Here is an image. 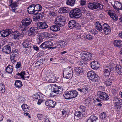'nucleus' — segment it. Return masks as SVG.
Returning a JSON list of instances; mask_svg holds the SVG:
<instances>
[{
	"label": "nucleus",
	"instance_id": "obj_56",
	"mask_svg": "<svg viewBox=\"0 0 122 122\" xmlns=\"http://www.w3.org/2000/svg\"><path fill=\"white\" fill-rule=\"evenodd\" d=\"M62 112L64 117H65L68 116V115L67 114V112L65 110H63Z\"/></svg>",
	"mask_w": 122,
	"mask_h": 122
},
{
	"label": "nucleus",
	"instance_id": "obj_14",
	"mask_svg": "<svg viewBox=\"0 0 122 122\" xmlns=\"http://www.w3.org/2000/svg\"><path fill=\"white\" fill-rule=\"evenodd\" d=\"M45 104L47 106L54 107L56 104V102L51 100H48L45 102Z\"/></svg>",
	"mask_w": 122,
	"mask_h": 122
},
{
	"label": "nucleus",
	"instance_id": "obj_21",
	"mask_svg": "<svg viewBox=\"0 0 122 122\" xmlns=\"http://www.w3.org/2000/svg\"><path fill=\"white\" fill-rule=\"evenodd\" d=\"M74 70L76 75L79 76L81 75L83 72L82 68L80 67H75Z\"/></svg>",
	"mask_w": 122,
	"mask_h": 122
},
{
	"label": "nucleus",
	"instance_id": "obj_41",
	"mask_svg": "<svg viewBox=\"0 0 122 122\" xmlns=\"http://www.w3.org/2000/svg\"><path fill=\"white\" fill-rule=\"evenodd\" d=\"M15 86L16 87H20L22 86V83L20 80H17L15 82Z\"/></svg>",
	"mask_w": 122,
	"mask_h": 122
},
{
	"label": "nucleus",
	"instance_id": "obj_48",
	"mask_svg": "<svg viewBox=\"0 0 122 122\" xmlns=\"http://www.w3.org/2000/svg\"><path fill=\"white\" fill-rule=\"evenodd\" d=\"M107 114L105 112H102L101 113L100 116V117L101 119H103L107 117Z\"/></svg>",
	"mask_w": 122,
	"mask_h": 122
},
{
	"label": "nucleus",
	"instance_id": "obj_51",
	"mask_svg": "<svg viewBox=\"0 0 122 122\" xmlns=\"http://www.w3.org/2000/svg\"><path fill=\"white\" fill-rule=\"evenodd\" d=\"M42 36L44 38L45 37L47 38L49 37L50 36V35L47 32H45L42 33H41Z\"/></svg>",
	"mask_w": 122,
	"mask_h": 122
},
{
	"label": "nucleus",
	"instance_id": "obj_49",
	"mask_svg": "<svg viewBox=\"0 0 122 122\" xmlns=\"http://www.w3.org/2000/svg\"><path fill=\"white\" fill-rule=\"evenodd\" d=\"M47 15L49 16H54L56 15L55 13L53 11H48Z\"/></svg>",
	"mask_w": 122,
	"mask_h": 122
},
{
	"label": "nucleus",
	"instance_id": "obj_23",
	"mask_svg": "<svg viewBox=\"0 0 122 122\" xmlns=\"http://www.w3.org/2000/svg\"><path fill=\"white\" fill-rule=\"evenodd\" d=\"M70 10V8L68 7H65L60 8L59 10V13H65L67 12Z\"/></svg>",
	"mask_w": 122,
	"mask_h": 122
},
{
	"label": "nucleus",
	"instance_id": "obj_63",
	"mask_svg": "<svg viewBox=\"0 0 122 122\" xmlns=\"http://www.w3.org/2000/svg\"><path fill=\"white\" fill-rule=\"evenodd\" d=\"M17 5L16 3H13L10 6H11L12 9H13L14 8V9L15 8H16Z\"/></svg>",
	"mask_w": 122,
	"mask_h": 122
},
{
	"label": "nucleus",
	"instance_id": "obj_15",
	"mask_svg": "<svg viewBox=\"0 0 122 122\" xmlns=\"http://www.w3.org/2000/svg\"><path fill=\"white\" fill-rule=\"evenodd\" d=\"M38 26L41 29H43L47 28L48 26L45 22H39L38 24Z\"/></svg>",
	"mask_w": 122,
	"mask_h": 122
},
{
	"label": "nucleus",
	"instance_id": "obj_62",
	"mask_svg": "<svg viewBox=\"0 0 122 122\" xmlns=\"http://www.w3.org/2000/svg\"><path fill=\"white\" fill-rule=\"evenodd\" d=\"M32 97L33 98L35 99H38V97H39V96L37 94H35L32 95Z\"/></svg>",
	"mask_w": 122,
	"mask_h": 122
},
{
	"label": "nucleus",
	"instance_id": "obj_24",
	"mask_svg": "<svg viewBox=\"0 0 122 122\" xmlns=\"http://www.w3.org/2000/svg\"><path fill=\"white\" fill-rule=\"evenodd\" d=\"M3 51L7 54H9L11 52V48L10 46L7 45L3 48Z\"/></svg>",
	"mask_w": 122,
	"mask_h": 122
},
{
	"label": "nucleus",
	"instance_id": "obj_58",
	"mask_svg": "<svg viewBox=\"0 0 122 122\" xmlns=\"http://www.w3.org/2000/svg\"><path fill=\"white\" fill-rule=\"evenodd\" d=\"M80 109L82 112H85L86 111V107L83 106H80Z\"/></svg>",
	"mask_w": 122,
	"mask_h": 122
},
{
	"label": "nucleus",
	"instance_id": "obj_16",
	"mask_svg": "<svg viewBox=\"0 0 122 122\" xmlns=\"http://www.w3.org/2000/svg\"><path fill=\"white\" fill-rule=\"evenodd\" d=\"M91 64L92 68L95 70H97L99 66V64L97 61H93L91 63Z\"/></svg>",
	"mask_w": 122,
	"mask_h": 122
},
{
	"label": "nucleus",
	"instance_id": "obj_39",
	"mask_svg": "<svg viewBox=\"0 0 122 122\" xmlns=\"http://www.w3.org/2000/svg\"><path fill=\"white\" fill-rule=\"evenodd\" d=\"M63 96L66 99H71L69 91L65 92Z\"/></svg>",
	"mask_w": 122,
	"mask_h": 122
},
{
	"label": "nucleus",
	"instance_id": "obj_1",
	"mask_svg": "<svg viewBox=\"0 0 122 122\" xmlns=\"http://www.w3.org/2000/svg\"><path fill=\"white\" fill-rule=\"evenodd\" d=\"M80 55L81 61L83 62L89 61L91 59L92 56V54L86 51L82 52Z\"/></svg>",
	"mask_w": 122,
	"mask_h": 122
},
{
	"label": "nucleus",
	"instance_id": "obj_26",
	"mask_svg": "<svg viewBox=\"0 0 122 122\" xmlns=\"http://www.w3.org/2000/svg\"><path fill=\"white\" fill-rule=\"evenodd\" d=\"M97 117L93 115H91L86 121V122H96L97 119Z\"/></svg>",
	"mask_w": 122,
	"mask_h": 122
},
{
	"label": "nucleus",
	"instance_id": "obj_47",
	"mask_svg": "<svg viewBox=\"0 0 122 122\" xmlns=\"http://www.w3.org/2000/svg\"><path fill=\"white\" fill-rule=\"evenodd\" d=\"M75 115L76 116L79 117L83 116V113L79 111H77L75 112Z\"/></svg>",
	"mask_w": 122,
	"mask_h": 122
},
{
	"label": "nucleus",
	"instance_id": "obj_22",
	"mask_svg": "<svg viewBox=\"0 0 122 122\" xmlns=\"http://www.w3.org/2000/svg\"><path fill=\"white\" fill-rule=\"evenodd\" d=\"M113 44L115 46L121 47H122V41L119 40H115L114 41Z\"/></svg>",
	"mask_w": 122,
	"mask_h": 122
},
{
	"label": "nucleus",
	"instance_id": "obj_17",
	"mask_svg": "<svg viewBox=\"0 0 122 122\" xmlns=\"http://www.w3.org/2000/svg\"><path fill=\"white\" fill-rule=\"evenodd\" d=\"M18 55V51L17 49L13 50L11 53L10 57L11 59L16 58Z\"/></svg>",
	"mask_w": 122,
	"mask_h": 122
},
{
	"label": "nucleus",
	"instance_id": "obj_25",
	"mask_svg": "<svg viewBox=\"0 0 122 122\" xmlns=\"http://www.w3.org/2000/svg\"><path fill=\"white\" fill-rule=\"evenodd\" d=\"M111 71L110 68L108 67H106L104 69V77H107L109 76L110 74V72Z\"/></svg>",
	"mask_w": 122,
	"mask_h": 122
},
{
	"label": "nucleus",
	"instance_id": "obj_30",
	"mask_svg": "<svg viewBox=\"0 0 122 122\" xmlns=\"http://www.w3.org/2000/svg\"><path fill=\"white\" fill-rule=\"evenodd\" d=\"M96 29L100 32L102 31L103 29L101 24L98 22H96L95 24Z\"/></svg>",
	"mask_w": 122,
	"mask_h": 122
},
{
	"label": "nucleus",
	"instance_id": "obj_3",
	"mask_svg": "<svg viewBox=\"0 0 122 122\" xmlns=\"http://www.w3.org/2000/svg\"><path fill=\"white\" fill-rule=\"evenodd\" d=\"M65 21V18L64 16L62 15L59 16L56 18L54 23L55 24L61 27L64 25Z\"/></svg>",
	"mask_w": 122,
	"mask_h": 122
},
{
	"label": "nucleus",
	"instance_id": "obj_44",
	"mask_svg": "<svg viewBox=\"0 0 122 122\" xmlns=\"http://www.w3.org/2000/svg\"><path fill=\"white\" fill-rule=\"evenodd\" d=\"M35 12L37 11L39 12L42 9L41 6L39 4H37L35 5Z\"/></svg>",
	"mask_w": 122,
	"mask_h": 122
},
{
	"label": "nucleus",
	"instance_id": "obj_42",
	"mask_svg": "<svg viewBox=\"0 0 122 122\" xmlns=\"http://www.w3.org/2000/svg\"><path fill=\"white\" fill-rule=\"evenodd\" d=\"M75 2V0H68L66 1V4L71 6H73Z\"/></svg>",
	"mask_w": 122,
	"mask_h": 122
},
{
	"label": "nucleus",
	"instance_id": "obj_43",
	"mask_svg": "<svg viewBox=\"0 0 122 122\" xmlns=\"http://www.w3.org/2000/svg\"><path fill=\"white\" fill-rule=\"evenodd\" d=\"M17 75L20 76L21 77L23 78V79H25L26 78L25 76L26 74L24 71H22L20 73H18L17 74ZM29 78V76H28L27 77H26L27 78Z\"/></svg>",
	"mask_w": 122,
	"mask_h": 122
},
{
	"label": "nucleus",
	"instance_id": "obj_37",
	"mask_svg": "<svg viewBox=\"0 0 122 122\" xmlns=\"http://www.w3.org/2000/svg\"><path fill=\"white\" fill-rule=\"evenodd\" d=\"M113 101L114 105L116 104L118 105V103H120L122 101V100L121 99L116 97L114 98Z\"/></svg>",
	"mask_w": 122,
	"mask_h": 122
},
{
	"label": "nucleus",
	"instance_id": "obj_31",
	"mask_svg": "<svg viewBox=\"0 0 122 122\" xmlns=\"http://www.w3.org/2000/svg\"><path fill=\"white\" fill-rule=\"evenodd\" d=\"M69 92L71 99L76 97L77 95L78 92L76 90L72 91H69Z\"/></svg>",
	"mask_w": 122,
	"mask_h": 122
},
{
	"label": "nucleus",
	"instance_id": "obj_64",
	"mask_svg": "<svg viewBox=\"0 0 122 122\" xmlns=\"http://www.w3.org/2000/svg\"><path fill=\"white\" fill-rule=\"evenodd\" d=\"M33 48L36 51L39 50L38 47L36 46L35 45L33 46Z\"/></svg>",
	"mask_w": 122,
	"mask_h": 122
},
{
	"label": "nucleus",
	"instance_id": "obj_50",
	"mask_svg": "<svg viewBox=\"0 0 122 122\" xmlns=\"http://www.w3.org/2000/svg\"><path fill=\"white\" fill-rule=\"evenodd\" d=\"M40 48L42 49L46 48H48L46 42L43 43L40 45Z\"/></svg>",
	"mask_w": 122,
	"mask_h": 122
},
{
	"label": "nucleus",
	"instance_id": "obj_34",
	"mask_svg": "<svg viewBox=\"0 0 122 122\" xmlns=\"http://www.w3.org/2000/svg\"><path fill=\"white\" fill-rule=\"evenodd\" d=\"M83 93L86 94L90 90L89 87L87 85H85L82 87Z\"/></svg>",
	"mask_w": 122,
	"mask_h": 122
},
{
	"label": "nucleus",
	"instance_id": "obj_28",
	"mask_svg": "<svg viewBox=\"0 0 122 122\" xmlns=\"http://www.w3.org/2000/svg\"><path fill=\"white\" fill-rule=\"evenodd\" d=\"M76 21L74 20H71L68 24V26L71 29H72L75 27L76 25Z\"/></svg>",
	"mask_w": 122,
	"mask_h": 122
},
{
	"label": "nucleus",
	"instance_id": "obj_32",
	"mask_svg": "<svg viewBox=\"0 0 122 122\" xmlns=\"http://www.w3.org/2000/svg\"><path fill=\"white\" fill-rule=\"evenodd\" d=\"M31 44V41L29 39L25 40L22 44L23 46L24 47L27 48L28 46Z\"/></svg>",
	"mask_w": 122,
	"mask_h": 122
},
{
	"label": "nucleus",
	"instance_id": "obj_9",
	"mask_svg": "<svg viewBox=\"0 0 122 122\" xmlns=\"http://www.w3.org/2000/svg\"><path fill=\"white\" fill-rule=\"evenodd\" d=\"M38 28L36 27H32L28 30V35L29 36H34L38 32Z\"/></svg>",
	"mask_w": 122,
	"mask_h": 122
},
{
	"label": "nucleus",
	"instance_id": "obj_52",
	"mask_svg": "<svg viewBox=\"0 0 122 122\" xmlns=\"http://www.w3.org/2000/svg\"><path fill=\"white\" fill-rule=\"evenodd\" d=\"M1 85H2L0 87V91H1L2 93H4L5 92V86L4 84L2 83Z\"/></svg>",
	"mask_w": 122,
	"mask_h": 122
},
{
	"label": "nucleus",
	"instance_id": "obj_60",
	"mask_svg": "<svg viewBox=\"0 0 122 122\" xmlns=\"http://www.w3.org/2000/svg\"><path fill=\"white\" fill-rule=\"evenodd\" d=\"M21 66V63L19 62H17L16 64V67L17 68H18L20 67Z\"/></svg>",
	"mask_w": 122,
	"mask_h": 122
},
{
	"label": "nucleus",
	"instance_id": "obj_45",
	"mask_svg": "<svg viewBox=\"0 0 122 122\" xmlns=\"http://www.w3.org/2000/svg\"><path fill=\"white\" fill-rule=\"evenodd\" d=\"M84 38L87 40H89L93 39V37L91 35H85L84 36Z\"/></svg>",
	"mask_w": 122,
	"mask_h": 122
},
{
	"label": "nucleus",
	"instance_id": "obj_11",
	"mask_svg": "<svg viewBox=\"0 0 122 122\" xmlns=\"http://www.w3.org/2000/svg\"><path fill=\"white\" fill-rule=\"evenodd\" d=\"M32 22V20L28 17L24 19L21 21L22 25L25 26H27L30 25Z\"/></svg>",
	"mask_w": 122,
	"mask_h": 122
},
{
	"label": "nucleus",
	"instance_id": "obj_29",
	"mask_svg": "<svg viewBox=\"0 0 122 122\" xmlns=\"http://www.w3.org/2000/svg\"><path fill=\"white\" fill-rule=\"evenodd\" d=\"M67 42L64 41H60L57 43V47L58 48H60L61 47H64L67 45Z\"/></svg>",
	"mask_w": 122,
	"mask_h": 122
},
{
	"label": "nucleus",
	"instance_id": "obj_33",
	"mask_svg": "<svg viewBox=\"0 0 122 122\" xmlns=\"http://www.w3.org/2000/svg\"><path fill=\"white\" fill-rule=\"evenodd\" d=\"M104 83L107 86H109L111 84L112 81L107 77H104Z\"/></svg>",
	"mask_w": 122,
	"mask_h": 122
},
{
	"label": "nucleus",
	"instance_id": "obj_55",
	"mask_svg": "<svg viewBox=\"0 0 122 122\" xmlns=\"http://www.w3.org/2000/svg\"><path fill=\"white\" fill-rule=\"evenodd\" d=\"M45 42L46 43L48 47L49 46H51L53 45L52 42L50 41H47Z\"/></svg>",
	"mask_w": 122,
	"mask_h": 122
},
{
	"label": "nucleus",
	"instance_id": "obj_36",
	"mask_svg": "<svg viewBox=\"0 0 122 122\" xmlns=\"http://www.w3.org/2000/svg\"><path fill=\"white\" fill-rule=\"evenodd\" d=\"M116 71L118 74H121L122 73V69L121 66L119 65H117L116 67Z\"/></svg>",
	"mask_w": 122,
	"mask_h": 122
},
{
	"label": "nucleus",
	"instance_id": "obj_40",
	"mask_svg": "<svg viewBox=\"0 0 122 122\" xmlns=\"http://www.w3.org/2000/svg\"><path fill=\"white\" fill-rule=\"evenodd\" d=\"M21 107L24 111L29 112L30 111L29 107L26 104H23L22 105Z\"/></svg>",
	"mask_w": 122,
	"mask_h": 122
},
{
	"label": "nucleus",
	"instance_id": "obj_20",
	"mask_svg": "<svg viewBox=\"0 0 122 122\" xmlns=\"http://www.w3.org/2000/svg\"><path fill=\"white\" fill-rule=\"evenodd\" d=\"M61 91L62 89L61 88H59L55 84L52 92L58 94L61 93Z\"/></svg>",
	"mask_w": 122,
	"mask_h": 122
},
{
	"label": "nucleus",
	"instance_id": "obj_2",
	"mask_svg": "<svg viewBox=\"0 0 122 122\" xmlns=\"http://www.w3.org/2000/svg\"><path fill=\"white\" fill-rule=\"evenodd\" d=\"M73 69L70 66L65 68L63 71V76L67 79L71 78L73 75Z\"/></svg>",
	"mask_w": 122,
	"mask_h": 122
},
{
	"label": "nucleus",
	"instance_id": "obj_5",
	"mask_svg": "<svg viewBox=\"0 0 122 122\" xmlns=\"http://www.w3.org/2000/svg\"><path fill=\"white\" fill-rule=\"evenodd\" d=\"M69 15L71 18L75 17L79 18L81 15V12L79 9L76 8L71 11L70 12Z\"/></svg>",
	"mask_w": 122,
	"mask_h": 122
},
{
	"label": "nucleus",
	"instance_id": "obj_12",
	"mask_svg": "<svg viewBox=\"0 0 122 122\" xmlns=\"http://www.w3.org/2000/svg\"><path fill=\"white\" fill-rule=\"evenodd\" d=\"M107 12L108 13L109 16L113 20H118V16L116 15L114 11L111 10H109L107 11Z\"/></svg>",
	"mask_w": 122,
	"mask_h": 122
},
{
	"label": "nucleus",
	"instance_id": "obj_7",
	"mask_svg": "<svg viewBox=\"0 0 122 122\" xmlns=\"http://www.w3.org/2000/svg\"><path fill=\"white\" fill-rule=\"evenodd\" d=\"M88 6L90 9L92 10L97 9L101 10L103 8L102 5L99 3L95 2L93 3H89L88 4Z\"/></svg>",
	"mask_w": 122,
	"mask_h": 122
},
{
	"label": "nucleus",
	"instance_id": "obj_13",
	"mask_svg": "<svg viewBox=\"0 0 122 122\" xmlns=\"http://www.w3.org/2000/svg\"><path fill=\"white\" fill-rule=\"evenodd\" d=\"M103 25L104 28L102 30L104 33L106 35L109 34L111 31L110 27L107 24L104 23Z\"/></svg>",
	"mask_w": 122,
	"mask_h": 122
},
{
	"label": "nucleus",
	"instance_id": "obj_4",
	"mask_svg": "<svg viewBox=\"0 0 122 122\" xmlns=\"http://www.w3.org/2000/svg\"><path fill=\"white\" fill-rule=\"evenodd\" d=\"M97 96L99 97L96 98V100L98 102H100V100L99 98L102 100L106 101L108 100L109 98V97L107 94L105 92L99 91L97 92Z\"/></svg>",
	"mask_w": 122,
	"mask_h": 122
},
{
	"label": "nucleus",
	"instance_id": "obj_54",
	"mask_svg": "<svg viewBox=\"0 0 122 122\" xmlns=\"http://www.w3.org/2000/svg\"><path fill=\"white\" fill-rule=\"evenodd\" d=\"M36 116L38 119L40 120H41L43 118V115L41 114H37Z\"/></svg>",
	"mask_w": 122,
	"mask_h": 122
},
{
	"label": "nucleus",
	"instance_id": "obj_61",
	"mask_svg": "<svg viewBox=\"0 0 122 122\" xmlns=\"http://www.w3.org/2000/svg\"><path fill=\"white\" fill-rule=\"evenodd\" d=\"M86 1L85 0H81L80 5H85Z\"/></svg>",
	"mask_w": 122,
	"mask_h": 122
},
{
	"label": "nucleus",
	"instance_id": "obj_35",
	"mask_svg": "<svg viewBox=\"0 0 122 122\" xmlns=\"http://www.w3.org/2000/svg\"><path fill=\"white\" fill-rule=\"evenodd\" d=\"M12 66L10 65H9L6 68V71L7 73L9 74H11L13 71Z\"/></svg>",
	"mask_w": 122,
	"mask_h": 122
},
{
	"label": "nucleus",
	"instance_id": "obj_53",
	"mask_svg": "<svg viewBox=\"0 0 122 122\" xmlns=\"http://www.w3.org/2000/svg\"><path fill=\"white\" fill-rule=\"evenodd\" d=\"M90 32L92 34H96L98 33L97 31L95 29H91Z\"/></svg>",
	"mask_w": 122,
	"mask_h": 122
},
{
	"label": "nucleus",
	"instance_id": "obj_38",
	"mask_svg": "<svg viewBox=\"0 0 122 122\" xmlns=\"http://www.w3.org/2000/svg\"><path fill=\"white\" fill-rule=\"evenodd\" d=\"M42 36L41 33H40L39 36H38L37 38V41L38 44L41 43L43 41V40L44 39V37Z\"/></svg>",
	"mask_w": 122,
	"mask_h": 122
},
{
	"label": "nucleus",
	"instance_id": "obj_59",
	"mask_svg": "<svg viewBox=\"0 0 122 122\" xmlns=\"http://www.w3.org/2000/svg\"><path fill=\"white\" fill-rule=\"evenodd\" d=\"M119 104L120 103H118V105L117 104L114 105L116 109L118 110H120L121 108V107L119 105Z\"/></svg>",
	"mask_w": 122,
	"mask_h": 122
},
{
	"label": "nucleus",
	"instance_id": "obj_8",
	"mask_svg": "<svg viewBox=\"0 0 122 122\" xmlns=\"http://www.w3.org/2000/svg\"><path fill=\"white\" fill-rule=\"evenodd\" d=\"M87 75L89 79L93 81L96 82L98 80V76L92 71H88Z\"/></svg>",
	"mask_w": 122,
	"mask_h": 122
},
{
	"label": "nucleus",
	"instance_id": "obj_18",
	"mask_svg": "<svg viewBox=\"0 0 122 122\" xmlns=\"http://www.w3.org/2000/svg\"><path fill=\"white\" fill-rule=\"evenodd\" d=\"M27 9L28 13L30 14H33L35 12V5L33 4L30 5Z\"/></svg>",
	"mask_w": 122,
	"mask_h": 122
},
{
	"label": "nucleus",
	"instance_id": "obj_57",
	"mask_svg": "<svg viewBox=\"0 0 122 122\" xmlns=\"http://www.w3.org/2000/svg\"><path fill=\"white\" fill-rule=\"evenodd\" d=\"M55 85V84H53L49 85L48 86V88L49 90H51L52 91Z\"/></svg>",
	"mask_w": 122,
	"mask_h": 122
},
{
	"label": "nucleus",
	"instance_id": "obj_6",
	"mask_svg": "<svg viewBox=\"0 0 122 122\" xmlns=\"http://www.w3.org/2000/svg\"><path fill=\"white\" fill-rule=\"evenodd\" d=\"M20 30H21L22 32H20L18 31H16L14 32L13 34V37L14 39H21L23 37V35L21 32H23L25 31V28H22L21 26H20L19 28Z\"/></svg>",
	"mask_w": 122,
	"mask_h": 122
},
{
	"label": "nucleus",
	"instance_id": "obj_10",
	"mask_svg": "<svg viewBox=\"0 0 122 122\" xmlns=\"http://www.w3.org/2000/svg\"><path fill=\"white\" fill-rule=\"evenodd\" d=\"M12 32L11 29H7L0 31V33L2 37H5L9 36Z\"/></svg>",
	"mask_w": 122,
	"mask_h": 122
},
{
	"label": "nucleus",
	"instance_id": "obj_27",
	"mask_svg": "<svg viewBox=\"0 0 122 122\" xmlns=\"http://www.w3.org/2000/svg\"><path fill=\"white\" fill-rule=\"evenodd\" d=\"M60 26L59 25H53L51 26L50 29L54 32H56L59 30L60 29Z\"/></svg>",
	"mask_w": 122,
	"mask_h": 122
},
{
	"label": "nucleus",
	"instance_id": "obj_19",
	"mask_svg": "<svg viewBox=\"0 0 122 122\" xmlns=\"http://www.w3.org/2000/svg\"><path fill=\"white\" fill-rule=\"evenodd\" d=\"M112 5L114 9L118 11L119 10V8L121 5V4L119 2L115 1L114 2V4H112Z\"/></svg>",
	"mask_w": 122,
	"mask_h": 122
},
{
	"label": "nucleus",
	"instance_id": "obj_46",
	"mask_svg": "<svg viewBox=\"0 0 122 122\" xmlns=\"http://www.w3.org/2000/svg\"><path fill=\"white\" fill-rule=\"evenodd\" d=\"M48 80L49 82L51 83L55 82L56 81L55 76L52 75L50 76V78Z\"/></svg>",
	"mask_w": 122,
	"mask_h": 122
}]
</instances>
